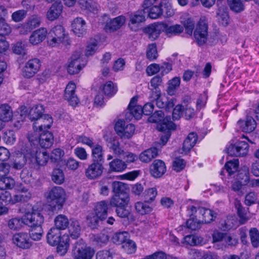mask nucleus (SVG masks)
<instances>
[{
  "instance_id": "nucleus-1",
  "label": "nucleus",
  "mask_w": 259,
  "mask_h": 259,
  "mask_svg": "<svg viewBox=\"0 0 259 259\" xmlns=\"http://www.w3.org/2000/svg\"><path fill=\"white\" fill-rule=\"evenodd\" d=\"M16 158L13 162L14 168L19 169L28 163L32 165L44 166L48 161L49 155L45 150H41L37 147H29L23 143H19Z\"/></svg>"
},
{
  "instance_id": "nucleus-2",
  "label": "nucleus",
  "mask_w": 259,
  "mask_h": 259,
  "mask_svg": "<svg viewBox=\"0 0 259 259\" xmlns=\"http://www.w3.org/2000/svg\"><path fill=\"white\" fill-rule=\"evenodd\" d=\"M148 120L150 122L158 123L157 127L158 131L163 133L161 136L160 141L164 145L168 140L171 131L176 128L175 124L171 121L170 116H166L164 118V113L161 110L156 111L151 116Z\"/></svg>"
},
{
  "instance_id": "nucleus-3",
  "label": "nucleus",
  "mask_w": 259,
  "mask_h": 259,
  "mask_svg": "<svg viewBox=\"0 0 259 259\" xmlns=\"http://www.w3.org/2000/svg\"><path fill=\"white\" fill-rule=\"evenodd\" d=\"M47 242L50 245L57 246V251L61 255H64L69 246V237L67 234L61 235L60 231L56 228H51L47 233Z\"/></svg>"
},
{
  "instance_id": "nucleus-4",
  "label": "nucleus",
  "mask_w": 259,
  "mask_h": 259,
  "mask_svg": "<svg viewBox=\"0 0 259 259\" xmlns=\"http://www.w3.org/2000/svg\"><path fill=\"white\" fill-rule=\"evenodd\" d=\"M259 114V102H256L247 111L245 120H239L237 122V128L244 133H250L256 127V119Z\"/></svg>"
},
{
  "instance_id": "nucleus-5",
  "label": "nucleus",
  "mask_w": 259,
  "mask_h": 259,
  "mask_svg": "<svg viewBox=\"0 0 259 259\" xmlns=\"http://www.w3.org/2000/svg\"><path fill=\"white\" fill-rule=\"evenodd\" d=\"M49 206L52 211L62 209L66 199V192L59 186L52 188L46 194Z\"/></svg>"
},
{
  "instance_id": "nucleus-6",
  "label": "nucleus",
  "mask_w": 259,
  "mask_h": 259,
  "mask_svg": "<svg viewBox=\"0 0 259 259\" xmlns=\"http://www.w3.org/2000/svg\"><path fill=\"white\" fill-rule=\"evenodd\" d=\"M108 203L105 200L98 202L94 208L95 215L93 214L87 217V220L91 227H94L98 223L99 220H105L107 217Z\"/></svg>"
},
{
  "instance_id": "nucleus-7",
  "label": "nucleus",
  "mask_w": 259,
  "mask_h": 259,
  "mask_svg": "<svg viewBox=\"0 0 259 259\" xmlns=\"http://www.w3.org/2000/svg\"><path fill=\"white\" fill-rule=\"evenodd\" d=\"M47 36L48 44L52 47H56L63 43L67 37L64 27L60 25L53 27L48 32Z\"/></svg>"
},
{
  "instance_id": "nucleus-8",
  "label": "nucleus",
  "mask_w": 259,
  "mask_h": 259,
  "mask_svg": "<svg viewBox=\"0 0 259 259\" xmlns=\"http://www.w3.org/2000/svg\"><path fill=\"white\" fill-rule=\"evenodd\" d=\"M74 259H92L95 251L88 247L82 240L76 242L72 249Z\"/></svg>"
},
{
  "instance_id": "nucleus-9",
  "label": "nucleus",
  "mask_w": 259,
  "mask_h": 259,
  "mask_svg": "<svg viewBox=\"0 0 259 259\" xmlns=\"http://www.w3.org/2000/svg\"><path fill=\"white\" fill-rule=\"evenodd\" d=\"M28 139L31 143L38 140L40 146L44 148L51 147L54 141L53 134L49 132H37L35 133L34 135L29 133Z\"/></svg>"
},
{
  "instance_id": "nucleus-10",
  "label": "nucleus",
  "mask_w": 259,
  "mask_h": 259,
  "mask_svg": "<svg viewBox=\"0 0 259 259\" xmlns=\"http://www.w3.org/2000/svg\"><path fill=\"white\" fill-rule=\"evenodd\" d=\"M87 60L80 51L75 52L71 57L68 65V72L70 74L78 73L85 66Z\"/></svg>"
},
{
  "instance_id": "nucleus-11",
  "label": "nucleus",
  "mask_w": 259,
  "mask_h": 259,
  "mask_svg": "<svg viewBox=\"0 0 259 259\" xmlns=\"http://www.w3.org/2000/svg\"><path fill=\"white\" fill-rule=\"evenodd\" d=\"M22 217L24 225L30 227L42 225L44 222L42 214L33 209L25 211Z\"/></svg>"
},
{
  "instance_id": "nucleus-12",
  "label": "nucleus",
  "mask_w": 259,
  "mask_h": 259,
  "mask_svg": "<svg viewBox=\"0 0 259 259\" xmlns=\"http://www.w3.org/2000/svg\"><path fill=\"white\" fill-rule=\"evenodd\" d=\"M248 144L245 141H238L227 148L228 154L232 156H244L248 152Z\"/></svg>"
},
{
  "instance_id": "nucleus-13",
  "label": "nucleus",
  "mask_w": 259,
  "mask_h": 259,
  "mask_svg": "<svg viewBox=\"0 0 259 259\" xmlns=\"http://www.w3.org/2000/svg\"><path fill=\"white\" fill-rule=\"evenodd\" d=\"M138 101V98L137 97H133L129 103L128 106V110L125 114V119L127 120L131 121L133 118L139 120L142 116L143 113L142 107L141 106L137 105Z\"/></svg>"
},
{
  "instance_id": "nucleus-14",
  "label": "nucleus",
  "mask_w": 259,
  "mask_h": 259,
  "mask_svg": "<svg viewBox=\"0 0 259 259\" xmlns=\"http://www.w3.org/2000/svg\"><path fill=\"white\" fill-rule=\"evenodd\" d=\"M12 242L18 247L23 249H29L32 245L30 235L24 232L14 234L12 237Z\"/></svg>"
},
{
  "instance_id": "nucleus-15",
  "label": "nucleus",
  "mask_w": 259,
  "mask_h": 259,
  "mask_svg": "<svg viewBox=\"0 0 259 259\" xmlns=\"http://www.w3.org/2000/svg\"><path fill=\"white\" fill-rule=\"evenodd\" d=\"M115 131L121 138H130L134 134L135 126L133 124L125 125V122L122 120H118L115 125Z\"/></svg>"
},
{
  "instance_id": "nucleus-16",
  "label": "nucleus",
  "mask_w": 259,
  "mask_h": 259,
  "mask_svg": "<svg viewBox=\"0 0 259 259\" xmlns=\"http://www.w3.org/2000/svg\"><path fill=\"white\" fill-rule=\"evenodd\" d=\"M41 66V62L37 58H33L29 60L25 65L23 71V75L27 78L33 76L39 71Z\"/></svg>"
},
{
  "instance_id": "nucleus-17",
  "label": "nucleus",
  "mask_w": 259,
  "mask_h": 259,
  "mask_svg": "<svg viewBox=\"0 0 259 259\" xmlns=\"http://www.w3.org/2000/svg\"><path fill=\"white\" fill-rule=\"evenodd\" d=\"M53 122L52 117L48 114H44L39 120L33 123V128L35 133L48 132Z\"/></svg>"
},
{
  "instance_id": "nucleus-18",
  "label": "nucleus",
  "mask_w": 259,
  "mask_h": 259,
  "mask_svg": "<svg viewBox=\"0 0 259 259\" xmlns=\"http://www.w3.org/2000/svg\"><path fill=\"white\" fill-rule=\"evenodd\" d=\"M194 36L199 46L206 42L207 37V25L205 22H199L194 31Z\"/></svg>"
},
{
  "instance_id": "nucleus-19",
  "label": "nucleus",
  "mask_w": 259,
  "mask_h": 259,
  "mask_svg": "<svg viewBox=\"0 0 259 259\" xmlns=\"http://www.w3.org/2000/svg\"><path fill=\"white\" fill-rule=\"evenodd\" d=\"M104 167L99 162L94 161L90 164L85 170L87 178L90 180H94L100 177L103 173Z\"/></svg>"
},
{
  "instance_id": "nucleus-20",
  "label": "nucleus",
  "mask_w": 259,
  "mask_h": 259,
  "mask_svg": "<svg viewBox=\"0 0 259 259\" xmlns=\"http://www.w3.org/2000/svg\"><path fill=\"white\" fill-rule=\"evenodd\" d=\"M145 20L144 11L143 10L138 11L131 14L128 27L132 31H137L140 29L141 23Z\"/></svg>"
},
{
  "instance_id": "nucleus-21",
  "label": "nucleus",
  "mask_w": 259,
  "mask_h": 259,
  "mask_svg": "<svg viewBox=\"0 0 259 259\" xmlns=\"http://www.w3.org/2000/svg\"><path fill=\"white\" fill-rule=\"evenodd\" d=\"M163 22L154 23L145 27L144 32L148 35L150 40H154L163 32Z\"/></svg>"
},
{
  "instance_id": "nucleus-22",
  "label": "nucleus",
  "mask_w": 259,
  "mask_h": 259,
  "mask_svg": "<svg viewBox=\"0 0 259 259\" xmlns=\"http://www.w3.org/2000/svg\"><path fill=\"white\" fill-rule=\"evenodd\" d=\"M63 6L61 2L54 3L48 9L47 14V19L50 21L58 19L63 12Z\"/></svg>"
},
{
  "instance_id": "nucleus-23",
  "label": "nucleus",
  "mask_w": 259,
  "mask_h": 259,
  "mask_svg": "<svg viewBox=\"0 0 259 259\" xmlns=\"http://www.w3.org/2000/svg\"><path fill=\"white\" fill-rule=\"evenodd\" d=\"M76 85L73 81H70L66 85L64 97L72 106H76L79 103V99L75 94Z\"/></svg>"
},
{
  "instance_id": "nucleus-24",
  "label": "nucleus",
  "mask_w": 259,
  "mask_h": 259,
  "mask_svg": "<svg viewBox=\"0 0 259 259\" xmlns=\"http://www.w3.org/2000/svg\"><path fill=\"white\" fill-rule=\"evenodd\" d=\"M48 31L46 28L41 27L32 32L29 36V41L33 46H37L47 38Z\"/></svg>"
},
{
  "instance_id": "nucleus-25",
  "label": "nucleus",
  "mask_w": 259,
  "mask_h": 259,
  "mask_svg": "<svg viewBox=\"0 0 259 259\" xmlns=\"http://www.w3.org/2000/svg\"><path fill=\"white\" fill-rule=\"evenodd\" d=\"M27 107L23 106L20 107V111L17 114H15L13 118L12 117L11 119L12 126L15 130H17L21 127L25 117L27 115Z\"/></svg>"
},
{
  "instance_id": "nucleus-26",
  "label": "nucleus",
  "mask_w": 259,
  "mask_h": 259,
  "mask_svg": "<svg viewBox=\"0 0 259 259\" xmlns=\"http://www.w3.org/2000/svg\"><path fill=\"white\" fill-rule=\"evenodd\" d=\"M72 30L75 35L80 36L86 32V22L82 18L77 17L71 23Z\"/></svg>"
},
{
  "instance_id": "nucleus-27",
  "label": "nucleus",
  "mask_w": 259,
  "mask_h": 259,
  "mask_svg": "<svg viewBox=\"0 0 259 259\" xmlns=\"http://www.w3.org/2000/svg\"><path fill=\"white\" fill-rule=\"evenodd\" d=\"M125 17L122 15L118 16L107 22L104 27L105 31L111 32L119 29L125 23Z\"/></svg>"
},
{
  "instance_id": "nucleus-28",
  "label": "nucleus",
  "mask_w": 259,
  "mask_h": 259,
  "mask_svg": "<svg viewBox=\"0 0 259 259\" xmlns=\"http://www.w3.org/2000/svg\"><path fill=\"white\" fill-rule=\"evenodd\" d=\"M166 171L165 163L161 160H155L150 166L151 175L154 178L161 177Z\"/></svg>"
},
{
  "instance_id": "nucleus-29",
  "label": "nucleus",
  "mask_w": 259,
  "mask_h": 259,
  "mask_svg": "<svg viewBox=\"0 0 259 259\" xmlns=\"http://www.w3.org/2000/svg\"><path fill=\"white\" fill-rule=\"evenodd\" d=\"M17 193L14 194L15 204L19 202H26L31 198L32 194L28 189L24 186H20Z\"/></svg>"
},
{
  "instance_id": "nucleus-30",
  "label": "nucleus",
  "mask_w": 259,
  "mask_h": 259,
  "mask_svg": "<svg viewBox=\"0 0 259 259\" xmlns=\"http://www.w3.org/2000/svg\"><path fill=\"white\" fill-rule=\"evenodd\" d=\"M163 32L168 37L178 35L184 30L183 26L180 24L170 25L163 22Z\"/></svg>"
},
{
  "instance_id": "nucleus-31",
  "label": "nucleus",
  "mask_w": 259,
  "mask_h": 259,
  "mask_svg": "<svg viewBox=\"0 0 259 259\" xmlns=\"http://www.w3.org/2000/svg\"><path fill=\"white\" fill-rule=\"evenodd\" d=\"M130 201V197L127 194L122 195L114 194L110 200V204L112 207H119L127 206Z\"/></svg>"
},
{
  "instance_id": "nucleus-32",
  "label": "nucleus",
  "mask_w": 259,
  "mask_h": 259,
  "mask_svg": "<svg viewBox=\"0 0 259 259\" xmlns=\"http://www.w3.org/2000/svg\"><path fill=\"white\" fill-rule=\"evenodd\" d=\"M198 210L199 216L201 217L200 218H202V220H200L202 223H209L212 221L217 217V213L209 209L199 207H198Z\"/></svg>"
},
{
  "instance_id": "nucleus-33",
  "label": "nucleus",
  "mask_w": 259,
  "mask_h": 259,
  "mask_svg": "<svg viewBox=\"0 0 259 259\" xmlns=\"http://www.w3.org/2000/svg\"><path fill=\"white\" fill-rule=\"evenodd\" d=\"M197 141V134L194 133H190L184 141L182 153H187L194 146Z\"/></svg>"
},
{
  "instance_id": "nucleus-34",
  "label": "nucleus",
  "mask_w": 259,
  "mask_h": 259,
  "mask_svg": "<svg viewBox=\"0 0 259 259\" xmlns=\"http://www.w3.org/2000/svg\"><path fill=\"white\" fill-rule=\"evenodd\" d=\"M239 178L244 180V184L245 185L251 187L259 186V179H249L248 168L247 167L244 166L239 170Z\"/></svg>"
},
{
  "instance_id": "nucleus-35",
  "label": "nucleus",
  "mask_w": 259,
  "mask_h": 259,
  "mask_svg": "<svg viewBox=\"0 0 259 259\" xmlns=\"http://www.w3.org/2000/svg\"><path fill=\"white\" fill-rule=\"evenodd\" d=\"M13 117L12 109L8 104H3L0 105V119L5 122H8Z\"/></svg>"
},
{
  "instance_id": "nucleus-36",
  "label": "nucleus",
  "mask_w": 259,
  "mask_h": 259,
  "mask_svg": "<svg viewBox=\"0 0 259 259\" xmlns=\"http://www.w3.org/2000/svg\"><path fill=\"white\" fill-rule=\"evenodd\" d=\"M158 152V149L156 148H151L141 153L139 158L142 162H148L157 156Z\"/></svg>"
},
{
  "instance_id": "nucleus-37",
  "label": "nucleus",
  "mask_w": 259,
  "mask_h": 259,
  "mask_svg": "<svg viewBox=\"0 0 259 259\" xmlns=\"http://www.w3.org/2000/svg\"><path fill=\"white\" fill-rule=\"evenodd\" d=\"M44 106L40 104H37L31 108L29 111V117L31 121H37L44 115Z\"/></svg>"
},
{
  "instance_id": "nucleus-38",
  "label": "nucleus",
  "mask_w": 259,
  "mask_h": 259,
  "mask_svg": "<svg viewBox=\"0 0 259 259\" xmlns=\"http://www.w3.org/2000/svg\"><path fill=\"white\" fill-rule=\"evenodd\" d=\"M55 227L58 230H65L69 225V220L67 217L64 214H59L57 215L54 220Z\"/></svg>"
},
{
  "instance_id": "nucleus-39",
  "label": "nucleus",
  "mask_w": 259,
  "mask_h": 259,
  "mask_svg": "<svg viewBox=\"0 0 259 259\" xmlns=\"http://www.w3.org/2000/svg\"><path fill=\"white\" fill-rule=\"evenodd\" d=\"M146 200L145 202L139 201L135 203V206L136 211L141 215L150 213L153 210V208Z\"/></svg>"
},
{
  "instance_id": "nucleus-40",
  "label": "nucleus",
  "mask_w": 259,
  "mask_h": 259,
  "mask_svg": "<svg viewBox=\"0 0 259 259\" xmlns=\"http://www.w3.org/2000/svg\"><path fill=\"white\" fill-rule=\"evenodd\" d=\"M68 227L70 236L74 239L77 238L80 235V227L78 222L74 219H71L70 225Z\"/></svg>"
},
{
  "instance_id": "nucleus-41",
  "label": "nucleus",
  "mask_w": 259,
  "mask_h": 259,
  "mask_svg": "<svg viewBox=\"0 0 259 259\" xmlns=\"http://www.w3.org/2000/svg\"><path fill=\"white\" fill-rule=\"evenodd\" d=\"M109 165L112 171L122 172L126 168V164L119 159H114L109 163Z\"/></svg>"
},
{
  "instance_id": "nucleus-42",
  "label": "nucleus",
  "mask_w": 259,
  "mask_h": 259,
  "mask_svg": "<svg viewBox=\"0 0 259 259\" xmlns=\"http://www.w3.org/2000/svg\"><path fill=\"white\" fill-rule=\"evenodd\" d=\"M23 225L22 217L21 218H13L9 220L7 222L8 227L13 231H18L21 229Z\"/></svg>"
},
{
  "instance_id": "nucleus-43",
  "label": "nucleus",
  "mask_w": 259,
  "mask_h": 259,
  "mask_svg": "<svg viewBox=\"0 0 259 259\" xmlns=\"http://www.w3.org/2000/svg\"><path fill=\"white\" fill-rule=\"evenodd\" d=\"M162 7V15L165 17H170L175 14V11L172 9L170 0H161L160 2Z\"/></svg>"
},
{
  "instance_id": "nucleus-44",
  "label": "nucleus",
  "mask_w": 259,
  "mask_h": 259,
  "mask_svg": "<svg viewBox=\"0 0 259 259\" xmlns=\"http://www.w3.org/2000/svg\"><path fill=\"white\" fill-rule=\"evenodd\" d=\"M91 148L93 161L97 162L102 161L104 159V151L102 147L99 144H96L94 145Z\"/></svg>"
},
{
  "instance_id": "nucleus-45",
  "label": "nucleus",
  "mask_w": 259,
  "mask_h": 259,
  "mask_svg": "<svg viewBox=\"0 0 259 259\" xmlns=\"http://www.w3.org/2000/svg\"><path fill=\"white\" fill-rule=\"evenodd\" d=\"M0 203L2 205L15 204L14 195L12 196L8 191H4L0 194Z\"/></svg>"
},
{
  "instance_id": "nucleus-46",
  "label": "nucleus",
  "mask_w": 259,
  "mask_h": 259,
  "mask_svg": "<svg viewBox=\"0 0 259 259\" xmlns=\"http://www.w3.org/2000/svg\"><path fill=\"white\" fill-rule=\"evenodd\" d=\"M102 90L105 95L111 97L116 94L117 89V86L115 85L113 82L108 81L103 85L102 88Z\"/></svg>"
},
{
  "instance_id": "nucleus-47",
  "label": "nucleus",
  "mask_w": 259,
  "mask_h": 259,
  "mask_svg": "<svg viewBox=\"0 0 259 259\" xmlns=\"http://www.w3.org/2000/svg\"><path fill=\"white\" fill-rule=\"evenodd\" d=\"M43 234V230L41 225L33 226L30 227L29 234L30 239L34 241L39 240Z\"/></svg>"
},
{
  "instance_id": "nucleus-48",
  "label": "nucleus",
  "mask_w": 259,
  "mask_h": 259,
  "mask_svg": "<svg viewBox=\"0 0 259 259\" xmlns=\"http://www.w3.org/2000/svg\"><path fill=\"white\" fill-rule=\"evenodd\" d=\"M98 49V41L95 38H91L88 41L85 52V56L94 55Z\"/></svg>"
},
{
  "instance_id": "nucleus-49",
  "label": "nucleus",
  "mask_w": 259,
  "mask_h": 259,
  "mask_svg": "<svg viewBox=\"0 0 259 259\" xmlns=\"http://www.w3.org/2000/svg\"><path fill=\"white\" fill-rule=\"evenodd\" d=\"M235 207L237 209L238 216L240 218L239 222L240 224H245L248 220L247 216V211L243 208L239 201L235 202Z\"/></svg>"
},
{
  "instance_id": "nucleus-50",
  "label": "nucleus",
  "mask_w": 259,
  "mask_h": 259,
  "mask_svg": "<svg viewBox=\"0 0 259 259\" xmlns=\"http://www.w3.org/2000/svg\"><path fill=\"white\" fill-rule=\"evenodd\" d=\"M109 148L113 151L114 154L117 156H121L124 153L123 148L120 147V144L118 140L113 139L111 141L108 145Z\"/></svg>"
},
{
  "instance_id": "nucleus-51",
  "label": "nucleus",
  "mask_w": 259,
  "mask_h": 259,
  "mask_svg": "<svg viewBox=\"0 0 259 259\" xmlns=\"http://www.w3.org/2000/svg\"><path fill=\"white\" fill-rule=\"evenodd\" d=\"M27 43L25 41H18L12 47L14 53L17 55H24L26 54Z\"/></svg>"
},
{
  "instance_id": "nucleus-52",
  "label": "nucleus",
  "mask_w": 259,
  "mask_h": 259,
  "mask_svg": "<svg viewBox=\"0 0 259 259\" xmlns=\"http://www.w3.org/2000/svg\"><path fill=\"white\" fill-rule=\"evenodd\" d=\"M15 184L13 179L11 177H1L0 178V189H12Z\"/></svg>"
},
{
  "instance_id": "nucleus-53",
  "label": "nucleus",
  "mask_w": 259,
  "mask_h": 259,
  "mask_svg": "<svg viewBox=\"0 0 259 259\" xmlns=\"http://www.w3.org/2000/svg\"><path fill=\"white\" fill-rule=\"evenodd\" d=\"M64 175L60 168H55L53 170L52 174V180L56 184L60 185L64 181Z\"/></svg>"
},
{
  "instance_id": "nucleus-54",
  "label": "nucleus",
  "mask_w": 259,
  "mask_h": 259,
  "mask_svg": "<svg viewBox=\"0 0 259 259\" xmlns=\"http://www.w3.org/2000/svg\"><path fill=\"white\" fill-rule=\"evenodd\" d=\"M239 164V162L238 159H234L232 160H230L225 164V169L229 175H232L238 170Z\"/></svg>"
},
{
  "instance_id": "nucleus-55",
  "label": "nucleus",
  "mask_w": 259,
  "mask_h": 259,
  "mask_svg": "<svg viewBox=\"0 0 259 259\" xmlns=\"http://www.w3.org/2000/svg\"><path fill=\"white\" fill-rule=\"evenodd\" d=\"M230 9L236 13L242 11L244 9V4L241 0H228Z\"/></svg>"
},
{
  "instance_id": "nucleus-56",
  "label": "nucleus",
  "mask_w": 259,
  "mask_h": 259,
  "mask_svg": "<svg viewBox=\"0 0 259 259\" xmlns=\"http://www.w3.org/2000/svg\"><path fill=\"white\" fill-rule=\"evenodd\" d=\"M112 185V191L115 194L122 195V194H127L125 192L127 186L122 182L115 181L113 182Z\"/></svg>"
},
{
  "instance_id": "nucleus-57",
  "label": "nucleus",
  "mask_w": 259,
  "mask_h": 259,
  "mask_svg": "<svg viewBox=\"0 0 259 259\" xmlns=\"http://www.w3.org/2000/svg\"><path fill=\"white\" fill-rule=\"evenodd\" d=\"M201 242V238L198 236L189 235L183 238V243L191 246L197 245Z\"/></svg>"
},
{
  "instance_id": "nucleus-58",
  "label": "nucleus",
  "mask_w": 259,
  "mask_h": 259,
  "mask_svg": "<svg viewBox=\"0 0 259 259\" xmlns=\"http://www.w3.org/2000/svg\"><path fill=\"white\" fill-rule=\"evenodd\" d=\"M122 247L128 254H132L135 252L137 249L135 242L130 239H126L122 245Z\"/></svg>"
},
{
  "instance_id": "nucleus-59",
  "label": "nucleus",
  "mask_w": 259,
  "mask_h": 259,
  "mask_svg": "<svg viewBox=\"0 0 259 259\" xmlns=\"http://www.w3.org/2000/svg\"><path fill=\"white\" fill-rule=\"evenodd\" d=\"M79 4L82 5L85 9L93 12V13H95L98 10V4L93 0H85L84 2H82L80 0Z\"/></svg>"
},
{
  "instance_id": "nucleus-60",
  "label": "nucleus",
  "mask_w": 259,
  "mask_h": 259,
  "mask_svg": "<svg viewBox=\"0 0 259 259\" xmlns=\"http://www.w3.org/2000/svg\"><path fill=\"white\" fill-rule=\"evenodd\" d=\"M127 233L125 232H117L115 233L112 237V242L116 244H123L124 242L126 241L127 237Z\"/></svg>"
},
{
  "instance_id": "nucleus-61",
  "label": "nucleus",
  "mask_w": 259,
  "mask_h": 259,
  "mask_svg": "<svg viewBox=\"0 0 259 259\" xmlns=\"http://www.w3.org/2000/svg\"><path fill=\"white\" fill-rule=\"evenodd\" d=\"M157 195V190L155 187L146 190L144 192V198L147 202H153Z\"/></svg>"
},
{
  "instance_id": "nucleus-62",
  "label": "nucleus",
  "mask_w": 259,
  "mask_h": 259,
  "mask_svg": "<svg viewBox=\"0 0 259 259\" xmlns=\"http://www.w3.org/2000/svg\"><path fill=\"white\" fill-rule=\"evenodd\" d=\"M27 11L25 10H19L12 14V20L15 22H19L23 21L27 16Z\"/></svg>"
},
{
  "instance_id": "nucleus-63",
  "label": "nucleus",
  "mask_w": 259,
  "mask_h": 259,
  "mask_svg": "<svg viewBox=\"0 0 259 259\" xmlns=\"http://www.w3.org/2000/svg\"><path fill=\"white\" fill-rule=\"evenodd\" d=\"M249 236L250 237L252 245L254 247L259 246V233L256 228H251L249 231Z\"/></svg>"
},
{
  "instance_id": "nucleus-64",
  "label": "nucleus",
  "mask_w": 259,
  "mask_h": 259,
  "mask_svg": "<svg viewBox=\"0 0 259 259\" xmlns=\"http://www.w3.org/2000/svg\"><path fill=\"white\" fill-rule=\"evenodd\" d=\"M160 94V91L156 90L153 98L156 100V105L158 108H165L167 99L165 97H161Z\"/></svg>"
}]
</instances>
